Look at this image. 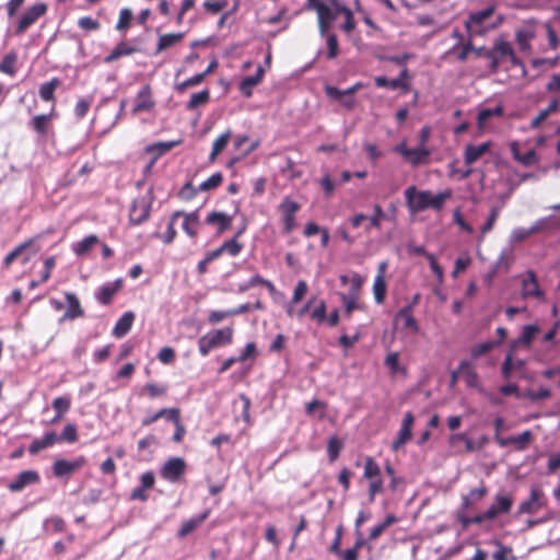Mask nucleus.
<instances>
[{
  "mask_svg": "<svg viewBox=\"0 0 560 560\" xmlns=\"http://www.w3.org/2000/svg\"><path fill=\"white\" fill-rule=\"evenodd\" d=\"M359 293L349 291L347 293H340V299L345 307V315L348 318L351 316L353 311L363 308L362 304L359 302Z\"/></svg>",
  "mask_w": 560,
  "mask_h": 560,
  "instance_id": "obj_23",
  "label": "nucleus"
},
{
  "mask_svg": "<svg viewBox=\"0 0 560 560\" xmlns=\"http://www.w3.org/2000/svg\"><path fill=\"white\" fill-rule=\"evenodd\" d=\"M337 4H340L337 0H331V5H327L323 2H314L313 8L316 10L318 18H322L330 23H332L341 11L337 10Z\"/></svg>",
  "mask_w": 560,
  "mask_h": 560,
  "instance_id": "obj_15",
  "label": "nucleus"
},
{
  "mask_svg": "<svg viewBox=\"0 0 560 560\" xmlns=\"http://www.w3.org/2000/svg\"><path fill=\"white\" fill-rule=\"evenodd\" d=\"M68 307L65 312L63 316L60 318V322L63 320H73L75 318L82 317L84 315V311L81 307L80 301L74 293L67 292L65 294Z\"/></svg>",
  "mask_w": 560,
  "mask_h": 560,
  "instance_id": "obj_13",
  "label": "nucleus"
},
{
  "mask_svg": "<svg viewBox=\"0 0 560 560\" xmlns=\"http://www.w3.org/2000/svg\"><path fill=\"white\" fill-rule=\"evenodd\" d=\"M153 107L154 102L151 97V89L149 85H144L137 94L132 112L133 114L150 112Z\"/></svg>",
  "mask_w": 560,
  "mask_h": 560,
  "instance_id": "obj_12",
  "label": "nucleus"
},
{
  "mask_svg": "<svg viewBox=\"0 0 560 560\" xmlns=\"http://www.w3.org/2000/svg\"><path fill=\"white\" fill-rule=\"evenodd\" d=\"M47 12V5L38 2L30 7L18 22L15 34L21 35L27 31L39 18Z\"/></svg>",
  "mask_w": 560,
  "mask_h": 560,
  "instance_id": "obj_4",
  "label": "nucleus"
},
{
  "mask_svg": "<svg viewBox=\"0 0 560 560\" xmlns=\"http://www.w3.org/2000/svg\"><path fill=\"white\" fill-rule=\"evenodd\" d=\"M498 345H499V342H497V341H486V342L478 343L471 349L470 354L474 359H477V358L482 357V355L487 354L488 352H490Z\"/></svg>",
  "mask_w": 560,
  "mask_h": 560,
  "instance_id": "obj_47",
  "label": "nucleus"
},
{
  "mask_svg": "<svg viewBox=\"0 0 560 560\" xmlns=\"http://www.w3.org/2000/svg\"><path fill=\"white\" fill-rule=\"evenodd\" d=\"M210 510H206L205 512L200 513L199 515H196L187 521H185L179 530H178V537L183 538L194 532L196 528H198L209 516Z\"/></svg>",
  "mask_w": 560,
  "mask_h": 560,
  "instance_id": "obj_19",
  "label": "nucleus"
},
{
  "mask_svg": "<svg viewBox=\"0 0 560 560\" xmlns=\"http://www.w3.org/2000/svg\"><path fill=\"white\" fill-rule=\"evenodd\" d=\"M233 329L225 327L208 332L198 339L199 352L207 357L211 350L232 342Z\"/></svg>",
  "mask_w": 560,
  "mask_h": 560,
  "instance_id": "obj_1",
  "label": "nucleus"
},
{
  "mask_svg": "<svg viewBox=\"0 0 560 560\" xmlns=\"http://www.w3.org/2000/svg\"><path fill=\"white\" fill-rule=\"evenodd\" d=\"M34 238L27 240L20 245H18L13 250H11L3 259L2 267L8 269L11 264L21 256L26 249L31 248L34 244Z\"/></svg>",
  "mask_w": 560,
  "mask_h": 560,
  "instance_id": "obj_27",
  "label": "nucleus"
},
{
  "mask_svg": "<svg viewBox=\"0 0 560 560\" xmlns=\"http://www.w3.org/2000/svg\"><path fill=\"white\" fill-rule=\"evenodd\" d=\"M183 214V211H176L172 214L170 223L167 225L166 232L161 236L162 241L165 244H170L174 241L176 236V230L174 228L176 220L179 218V215Z\"/></svg>",
  "mask_w": 560,
  "mask_h": 560,
  "instance_id": "obj_43",
  "label": "nucleus"
},
{
  "mask_svg": "<svg viewBox=\"0 0 560 560\" xmlns=\"http://www.w3.org/2000/svg\"><path fill=\"white\" fill-rule=\"evenodd\" d=\"M71 401L68 397H57L52 401V408L56 410V416L50 420V424H56L60 421L61 417L70 409Z\"/></svg>",
  "mask_w": 560,
  "mask_h": 560,
  "instance_id": "obj_28",
  "label": "nucleus"
},
{
  "mask_svg": "<svg viewBox=\"0 0 560 560\" xmlns=\"http://www.w3.org/2000/svg\"><path fill=\"white\" fill-rule=\"evenodd\" d=\"M205 222L209 225H215L217 233L222 234L230 228L232 223V217L223 212L213 211L206 217Z\"/></svg>",
  "mask_w": 560,
  "mask_h": 560,
  "instance_id": "obj_16",
  "label": "nucleus"
},
{
  "mask_svg": "<svg viewBox=\"0 0 560 560\" xmlns=\"http://www.w3.org/2000/svg\"><path fill=\"white\" fill-rule=\"evenodd\" d=\"M342 443L337 438H331L328 442L327 451L330 460H335L340 453Z\"/></svg>",
  "mask_w": 560,
  "mask_h": 560,
  "instance_id": "obj_61",
  "label": "nucleus"
},
{
  "mask_svg": "<svg viewBox=\"0 0 560 560\" xmlns=\"http://www.w3.org/2000/svg\"><path fill=\"white\" fill-rule=\"evenodd\" d=\"M459 371L465 375L466 385L468 387H478L479 377L478 374L471 369L468 361H462L459 363Z\"/></svg>",
  "mask_w": 560,
  "mask_h": 560,
  "instance_id": "obj_32",
  "label": "nucleus"
},
{
  "mask_svg": "<svg viewBox=\"0 0 560 560\" xmlns=\"http://www.w3.org/2000/svg\"><path fill=\"white\" fill-rule=\"evenodd\" d=\"M359 88V84H355L347 90H339L336 86L327 85L325 88L326 94L334 100H341V96H352Z\"/></svg>",
  "mask_w": 560,
  "mask_h": 560,
  "instance_id": "obj_40",
  "label": "nucleus"
},
{
  "mask_svg": "<svg viewBox=\"0 0 560 560\" xmlns=\"http://www.w3.org/2000/svg\"><path fill=\"white\" fill-rule=\"evenodd\" d=\"M86 464L84 456H78L73 460L57 459L52 464V472L57 478L69 477Z\"/></svg>",
  "mask_w": 560,
  "mask_h": 560,
  "instance_id": "obj_6",
  "label": "nucleus"
},
{
  "mask_svg": "<svg viewBox=\"0 0 560 560\" xmlns=\"http://www.w3.org/2000/svg\"><path fill=\"white\" fill-rule=\"evenodd\" d=\"M78 440L77 427L72 423L67 424L60 436H58V441H66L68 443H74Z\"/></svg>",
  "mask_w": 560,
  "mask_h": 560,
  "instance_id": "obj_52",
  "label": "nucleus"
},
{
  "mask_svg": "<svg viewBox=\"0 0 560 560\" xmlns=\"http://www.w3.org/2000/svg\"><path fill=\"white\" fill-rule=\"evenodd\" d=\"M59 85L60 80L58 78H52L50 81L43 83L39 88L40 98L45 102H54V93Z\"/></svg>",
  "mask_w": 560,
  "mask_h": 560,
  "instance_id": "obj_29",
  "label": "nucleus"
},
{
  "mask_svg": "<svg viewBox=\"0 0 560 560\" xmlns=\"http://www.w3.org/2000/svg\"><path fill=\"white\" fill-rule=\"evenodd\" d=\"M210 93L208 90H202L198 93H194L190 96V100L186 104V108L192 110L201 105H205L209 102Z\"/></svg>",
  "mask_w": 560,
  "mask_h": 560,
  "instance_id": "obj_37",
  "label": "nucleus"
},
{
  "mask_svg": "<svg viewBox=\"0 0 560 560\" xmlns=\"http://www.w3.org/2000/svg\"><path fill=\"white\" fill-rule=\"evenodd\" d=\"M279 208L282 213V218L295 217V213L300 210V205L290 198H284Z\"/></svg>",
  "mask_w": 560,
  "mask_h": 560,
  "instance_id": "obj_49",
  "label": "nucleus"
},
{
  "mask_svg": "<svg viewBox=\"0 0 560 560\" xmlns=\"http://www.w3.org/2000/svg\"><path fill=\"white\" fill-rule=\"evenodd\" d=\"M232 136L231 130H226L224 133H222L220 137H218L213 144H212V151L210 153V160L213 161L226 147L230 138Z\"/></svg>",
  "mask_w": 560,
  "mask_h": 560,
  "instance_id": "obj_36",
  "label": "nucleus"
},
{
  "mask_svg": "<svg viewBox=\"0 0 560 560\" xmlns=\"http://www.w3.org/2000/svg\"><path fill=\"white\" fill-rule=\"evenodd\" d=\"M413 421H415L413 415L411 412H407L404 417L398 435L392 444L393 451H398L411 438V428H412Z\"/></svg>",
  "mask_w": 560,
  "mask_h": 560,
  "instance_id": "obj_11",
  "label": "nucleus"
},
{
  "mask_svg": "<svg viewBox=\"0 0 560 560\" xmlns=\"http://www.w3.org/2000/svg\"><path fill=\"white\" fill-rule=\"evenodd\" d=\"M135 315L132 312H126L115 324L113 335L117 338L124 337L132 326Z\"/></svg>",
  "mask_w": 560,
  "mask_h": 560,
  "instance_id": "obj_25",
  "label": "nucleus"
},
{
  "mask_svg": "<svg viewBox=\"0 0 560 560\" xmlns=\"http://www.w3.org/2000/svg\"><path fill=\"white\" fill-rule=\"evenodd\" d=\"M493 13H494V8L493 7H488V8L483 9V10H480V11H477V12H471L468 15V19L466 20L465 24L486 25L485 22L490 16H492Z\"/></svg>",
  "mask_w": 560,
  "mask_h": 560,
  "instance_id": "obj_30",
  "label": "nucleus"
},
{
  "mask_svg": "<svg viewBox=\"0 0 560 560\" xmlns=\"http://www.w3.org/2000/svg\"><path fill=\"white\" fill-rule=\"evenodd\" d=\"M493 51L499 56L501 61L503 59H510L513 65H518V60L514 55L511 44L503 38H498L493 45Z\"/></svg>",
  "mask_w": 560,
  "mask_h": 560,
  "instance_id": "obj_20",
  "label": "nucleus"
},
{
  "mask_svg": "<svg viewBox=\"0 0 560 560\" xmlns=\"http://www.w3.org/2000/svg\"><path fill=\"white\" fill-rule=\"evenodd\" d=\"M152 191L133 200L129 212V220L132 224L139 225L148 220L152 207Z\"/></svg>",
  "mask_w": 560,
  "mask_h": 560,
  "instance_id": "obj_3",
  "label": "nucleus"
},
{
  "mask_svg": "<svg viewBox=\"0 0 560 560\" xmlns=\"http://www.w3.org/2000/svg\"><path fill=\"white\" fill-rule=\"evenodd\" d=\"M223 176L220 172L212 174L208 179L199 185V191H209L215 189L222 184Z\"/></svg>",
  "mask_w": 560,
  "mask_h": 560,
  "instance_id": "obj_42",
  "label": "nucleus"
},
{
  "mask_svg": "<svg viewBox=\"0 0 560 560\" xmlns=\"http://www.w3.org/2000/svg\"><path fill=\"white\" fill-rule=\"evenodd\" d=\"M39 481V475L35 470H24L20 472L13 481L8 485V489L12 492H20L25 487L37 483Z\"/></svg>",
  "mask_w": 560,
  "mask_h": 560,
  "instance_id": "obj_10",
  "label": "nucleus"
},
{
  "mask_svg": "<svg viewBox=\"0 0 560 560\" xmlns=\"http://www.w3.org/2000/svg\"><path fill=\"white\" fill-rule=\"evenodd\" d=\"M502 113L503 109L501 106H495L494 108H483L478 113V121L479 124H485L493 116H501Z\"/></svg>",
  "mask_w": 560,
  "mask_h": 560,
  "instance_id": "obj_53",
  "label": "nucleus"
},
{
  "mask_svg": "<svg viewBox=\"0 0 560 560\" xmlns=\"http://www.w3.org/2000/svg\"><path fill=\"white\" fill-rule=\"evenodd\" d=\"M490 149L489 142H483L478 145H467L464 154L465 164L470 165L478 161Z\"/></svg>",
  "mask_w": 560,
  "mask_h": 560,
  "instance_id": "obj_21",
  "label": "nucleus"
},
{
  "mask_svg": "<svg viewBox=\"0 0 560 560\" xmlns=\"http://www.w3.org/2000/svg\"><path fill=\"white\" fill-rule=\"evenodd\" d=\"M497 24L492 25H470L465 24V27L467 30L469 39L471 40L476 36H483L486 35L490 30L494 28Z\"/></svg>",
  "mask_w": 560,
  "mask_h": 560,
  "instance_id": "obj_50",
  "label": "nucleus"
},
{
  "mask_svg": "<svg viewBox=\"0 0 560 560\" xmlns=\"http://www.w3.org/2000/svg\"><path fill=\"white\" fill-rule=\"evenodd\" d=\"M78 25L81 30L84 31H96L100 28L98 21L92 19L91 16L80 18L78 21Z\"/></svg>",
  "mask_w": 560,
  "mask_h": 560,
  "instance_id": "obj_62",
  "label": "nucleus"
},
{
  "mask_svg": "<svg viewBox=\"0 0 560 560\" xmlns=\"http://www.w3.org/2000/svg\"><path fill=\"white\" fill-rule=\"evenodd\" d=\"M542 498L544 493L540 489L536 487L532 488L529 498L520 504L517 514H534L544 506L545 502Z\"/></svg>",
  "mask_w": 560,
  "mask_h": 560,
  "instance_id": "obj_8",
  "label": "nucleus"
},
{
  "mask_svg": "<svg viewBox=\"0 0 560 560\" xmlns=\"http://www.w3.org/2000/svg\"><path fill=\"white\" fill-rule=\"evenodd\" d=\"M558 107L559 101L553 100L547 108L540 110L539 114L532 120V128H538L550 114L555 113L558 109Z\"/></svg>",
  "mask_w": 560,
  "mask_h": 560,
  "instance_id": "obj_39",
  "label": "nucleus"
},
{
  "mask_svg": "<svg viewBox=\"0 0 560 560\" xmlns=\"http://www.w3.org/2000/svg\"><path fill=\"white\" fill-rule=\"evenodd\" d=\"M311 318L318 323L326 320V302L324 300H320L318 305L312 311Z\"/></svg>",
  "mask_w": 560,
  "mask_h": 560,
  "instance_id": "obj_60",
  "label": "nucleus"
},
{
  "mask_svg": "<svg viewBox=\"0 0 560 560\" xmlns=\"http://www.w3.org/2000/svg\"><path fill=\"white\" fill-rule=\"evenodd\" d=\"M186 463L180 457H173L168 459L161 468V476L170 481L177 482L182 475L185 472Z\"/></svg>",
  "mask_w": 560,
  "mask_h": 560,
  "instance_id": "obj_7",
  "label": "nucleus"
},
{
  "mask_svg": "<svg viewBox=\"0 0 560 560\" xmlns=\"http://www.w3.org/2000/svg\"><path fill=\"white\" fill-rule=\"evenodd\" d=\"M121 285L122 281L120 279L103 284L95 293L96 300L104 305L110 303L113 296L121 289Z\"/></svg>",
  "mask_w": 560,
  "mask_h": 560,
  "instance_id": "obj_14",
  "label": "nucleus"
},
{
  "mask_svg": "<svg viewBox=\"0 0 560 560\" xmlns=\"http://www.w3.org/2000/svg\"><path fill=\"white\" fill-rule=\"evenodd\" d=\"M522 298H537L539 300L545 298L544 292L539 288L537 277L532 270H528L522 280Z\"/></svg>",
  "mask_w": 560,
  "mask_h": 560,
  "instance_id": "obj_9",
  "label": "nucleus"
},
{
  "mask_svg": "<svg viewBox=\"0 0 560 560\" xmlns=\"http://www.w3.org/2000/svg\"><path fill=\"white\" fill-rule=\"evenodd\" d=\"M44 528L48 530L51 528L54 532H62L65 529V521L59 516H52L44 522Z\"/></svg>",
  "mask_w": 560,
  "mask_h": 560,
  "instance_id": "obj_59",
  "label": "nucleus"
},
{
  "mask_svg": "<svg viewBox=\"0 0 560 560\" xmlns=\"http://www.w3.org/2000/svg\"><path fill=\"white\" fill-rule=\"evenodd\" d=\"M538 330L539 328L537 325L524 326L522 334L516 342L522 345H529L533 341L536 332H538Z\"/></svg>",
  "mask_w": 560,
  "mask_h": 560,
  "instance_id": "obj_48",
  "label": "nucleus"
},
{
  "mask_svg": "<svg viewBox=\"0 0 560 560\" xmlns=\"http://www.w3.org/2000/svg\"><path fill=\"white\" fill-rule=\"evenodd\" d=\"M387 219L385 212L383 211L382 207L380 205H374L373 207V214L368 218L369 224L365 226V230L369 231L370 229H376L381 230L382 228V220Z\"/></svg>",
  "mask_w": 560,
  "mask_h": 560,
  "instance_id": "obj_35",
  "label": "nucleus"
},
{
  "mask_svg": "<svg viewBox=\"0 0 560 560\" xmlns=\"http://www.w3.org/2000/svg\"><path fill=\"white\" fill-rule=\"evenodd\" d=\"M158 359L164 363V364H170L174 361L175 359V351L173 348L171 347H164L160 350L159 354H158Z\"/></svg>",
  "mask_w": 560,
  "mask_h": 560,
  "instance_id": "obj_63",
  "label": "nucleus"
},
{
  "mask_svg": "<svg viewBox=\"0 0 560 560\" xmlns=\"http://www.w3.org/2000/svg\"><path fill=\"white\" fill-rule=\"evenodd\" d=\"M221 252L228 253L232 257H236L243 249V245L235 240V237L225 241L221 246Z\"/></svg>",
  "mask_w": 560,
  "mask_h": 560,
  "instance_id": "obj_46",
  "label": "nucleus"
},
{
  "mask_svg": "<svg viewBox=\"0 0 560 560\" xmlns=\"http://www.w3.org/2000/svg\"><path fill=\"white\" fill-rule=\"evenodd\" d=\"M56 442H58V435L54 431H49L45 433V435L40 439H35L28 446V452L31 455H36L40 451L52 446Z\"/></svg>",
  "mask_w": 560,
  "mask_h": 560,
  "instance_id": "obj_17",
  "label": "nucleus"
},
{
  "mask_svg": "<svg viewBox=\"0 0 560 560\" xmlns=\"http://www.w3.org/2000/svg\"><path fill=\"white\" fill-rule=\"evenodd\" d=\"M131 19L132 12L129 9H122L119 13V20L116 28L120 32L126 31L129 27Z\"/></svg>",
  "mask_w": 560,
  "mask_h": 560,
  "instance_id": "obj_57",
  "label": "nucleus"
},
{
  "mask_svg": "<svg viewBox=\"0 0 560 560\" xmlns=\"http://www.w3.org/2000/svg\"><path fill=\"white\" fill-rule=\"evenodd\" d=\"M533 36V32L529 30H518L516 32V42L521 51H528L530 49L529 42Z\"/></svg>",
  "mask_w": 560,
  "mask_h": 560,
  "instance_id": "obj_44",
  "label": "nucleus"
},
{
  "mask_svg": "<svg viewBox=\"0 0 560 560\" xmlns=\"http://www.w3.org/2000/svg\"><path fill=\"white\" fill-rule=\"evenodd\" d=\"M452 197V191L451 190H444V191H441L439 192L438 195H433L431 191H430V196H429V208L435 210V211H441L444 207V203L447 199H450Z\"/></svg>",
  "mask_w": 560,
  "mask_h": 560,
  "instance_id": "obj_33",
  "label": "nucleus"
},
{
  "mask_svg": "<svg viewBox=\"0 0 560 560\" xmlns=\"http://www.w3.org/2000/svg\"><path fill=\"white\" fill-rule=\"evenodd\" d=\"M264 75V68L259 66L254 75L245 77L241 82V91L243 94L249 96L252 94V89L256 86Z\"/></svg>",
  "mask_w": 560,
  "mask_h": 560,
  "instance_id": "obj_26",
  "label": "nucleus"
},
{
  "mask_svg": "<svg viewBox=\"0 0 560 560\" xmlns=\"http://www.w3.org/2000/svg\"><path fill=\"white\" fill-rule=\"evenodd\" d=\"M326 44L328 47L327 58L328 59L336 58L338 55V51H339L337 36L335 34H328L326 36Z\"/></svg>",
  "mask_w": 560,
  "mask_h": 560,
  "instance_id": "obj_56",
  "label": "nucleus"
},
{
  "mask_svg": "<svg viewBox=\"0 0 560 560\" xmlns=\"http://www.w3.org/2000/svg\"><path fill=\"white\" fill-rule=\"evenodd\" d=\"M532 438L530 431L526 430L516 436H511V440L518 451H524L532 441Z\"/></svg>",
  "mask_w": 560,
  "mask_h": 560,
  "instance_id": "obj_51",
  "label": "nucleus"
},
{
  "mask_svg": "<svg viewBox=\"0 0 560 560\" xmlns=\"http://www.w3.org/2000/svg\"><path fill=\"white\" fill-rule=\"evenodd\" d=\"M373 294L375 302L381 304L386 295V282L383 276H376L373 283Z\"/></svg>",
  "mask_w": 560,
  "mask_h": 560,
  "instance_id": "obj_38",
  "label": "nucleus"
},
{
  "mask_svg": "<svg viewBox=\"0 0 560 560\" xmlns=\"http://www.w3.org/2000/svg\"><path fill=\"white\" fill-rule=\"evenodd\" d=\"M307 289H308V285H307L306 281L299 280L294 288V291H293L291 304H298L303 299V296L306 294Z\"/></svg>",
  "mask_w": 560,
  "mask_h": 560,
  "instance_id": "obj_55",
  "label": "nucleus"
},
{
  "mask_svg": "<svg viewBox=\"0 0 560 560\" xmlns=\"http://www.w3.org/2000/svg\"><path fill=\"white\" fill-rule=\"evenodd\" d=\"M183 37L184 33H170L160 36L156 47V54H160L161 51L174 46L175 44L180 42Z\"/></svg>",
  "mask_w": 560,
  "mask_h": 560,
  "instance_id": "obj_31",
  "label": "nucleus"
},
{
  "mask_svg": "<svg viewBox=\"0 0 560 560\" xmlns=\"http://www.w3.org/2000/svg\"><path fill=\"white\" fill-rule=\"evenodd\" d=\"M395 322L398 324L402 322V327L405 329H409L412 332H419L420 327L413 317V313L410 312V308H400L399 312L395 316Z\"/></svg>",
  "mask_w": 560,
  "mask_h": 560,
  "instance_id": "obj_22",
  "label": "nucleus"
},
{
  "mask_svg": "<svg viewBox=\"0 0 560 560\" xmlns=\"http://www.w3.org/2000/svg\"><path fill=\"white\" fill-rule=\"evenodd\" d=\"M513 502L514 500L511 495L498 493L494 498L493 506L499 514H506L511 511Z\"/></svg>",
  "mask_w": 560,
  "mask_h": 560,
  "instance_id": "obj_34",
  "label": "nucleus"
},
{
  "mask_svg": "<svg viewBox=\"0 0 560 560\" xmlns=\"http://www.w3.org/2000/svg\"><path fill=\"white\" fill-rule=\"evenodd\" d=\"M180 217L184 218V221H183V224H182V228H183L184 232L189 237H196L197 234H198V228L200 225L198 210L192 211L190 213H186V212L183 211V214H180L179 218Z\"/></svg>",
  "mask_w": 560,
  "mask_h": 560,
  "instance_id": "obj_18",
  "label": "nucleus"
},
{
  "mask_svg": "<svg viewBox=\"0 0 560 560\" xmlns=\"http://www.w3.org/2000/svg\"><path fill=\"white\" fill-rule=\"evenodd\" d=\"M394 152L400 154L407 162L412 166L423 164L430 155V151L427 148H413L410 149L405 142H401L394 147Z\"/></svg>",
  "mask_w": 560,
  "mask_h": 560,
  "instance_id": "obj_5",
  "label": "nucleus"
},
{
  "mask_svg": "<svg viewBox=\"0 0 560 560\" xmlns=\"http://www.w3.org/2000/svg\"><path fill=\"white\" fill-rule=\"evenodd\" d=\"M50 118V115H37L32 120L33 128L40 135L46 133L47 131V122Z\"/></svg>",
  "mask_w": 560,
  "mask_h": 560,
  "instance_id": "obj_54",
  "label": "nucleus"
},
{
  "mask_svg": "<svg viewBox=\"0 0 560 560\" xmlns=\"http://www.w3.org/2000/svg\"><path fill=\"white\" fill-rule=\"evenodd\" d=\"M337 10L341 11V14H343L345 18H346V21L341 25V28L346 33L352 32L354 30V27H355V23H354V20H353L352 11L349 8H347V7L342 5V4H337Z\"/></svg>",
  "mask_w": 560,
  "mask_h": 560,
  "instance_id": "obj_45",
  "label": "nucleus"
},
{
  "mask_svg": "<svg viewBox=\"0 0 560 560\" xmlns=\"http://www.w3.org/2000/svg\"><path fill=\"white\" fill-rule=\"evenodd\" d=\"M100 243V238L94 235H88L83 240L72 244L71 248L77 256L86 255L96 244Z\"/></svg>",
  "mask_w": 560,
  "mask_h": 560,
  "instance_id": "obj_24",
  "label": "nucleus"
},
{
  "mask_svg": "<svg viewBox=\"0 0 560 560\" xmlns=\"http://www.w3.org/2000/svg\"><path fill=\"white\" fill-rule=\"evenodd\" d=\"M385 365L389 368L392 374H396L402 370L399 364V355L397 352H390L385 358Z\"/></svg>",
  "mask_w": 560,
  "mask_h": 560,
  "instance_id": "obj_58",
  "label": "nucleus"
},
{
  "mask_svg": "<svg viewBox=\"0 0 560 560\" xmlns=\"http://www.w3.org/2000/svg\"><path fill=\"white\" fill-rule=\"evenodd\" d=\"M381 468L377 463L372 458L368 457L364 463V477L370 480L380 478Z\"/></svg>",
  "mask_w": 560,
  "mask_h": 560,
  "instance_id": "obj_41",
  "label": "nucleus"
},
{
  "mask_svg": "<svg viewBox=\"0 0 560 560\" xmlns=\"http://www.w3.org/2000/svg\"><path fill=\"white\" fill-rule=\"evenodd\" d=\"M529 236H532V234L528 232V229L515 228L511 233L510 241L512 243H518L526 240Z\"/></svg>",
  "mask_w": 560,
  "mask_h": 560,
  "instance_id": "obj_64",
  "label": "nucleus"
},
{
  "mask_svg": "<svg viewBox=\"0 0 560 560\" xmlns=\"http://www.w3.org/2000/svg\"><path fill=\"white\" fill-rule=\"evenodd\" d=\"M430 190H418L416 186H409L405 190L406 206L411 214L429 209Z\"/></svg>",
  "mask_w": 560,
  "mask_h": 560,
  "instance_id": "obj_2",
  "label": "nucleus"
}]
</instances>
